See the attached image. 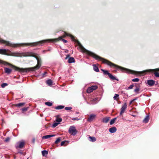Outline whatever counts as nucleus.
<instances>
[{
	"label": "nucleus",
	"mask_w": 159,
	"mask_h": 159,
	"mask_svg": "<svg viewBox=\"0 0 159 159\" xmlns=\"http://www.w3.org/2000/svg\"><path fill=\"white\" fill-rule=\"evenodd\" d=\"M10 139L8 137L5 140V141L6 142L8 141Z\"/></svg>",
	"instance_id": "79ce46f5"
},
{
	"label": "nucleus",
	"mask_w": 159,
	"mask_h": 159,
	"mask_svg": "<svg viewBox=\"0 0 159 159\" xmlns=\"http://www.w3.org/2000/svg\"><path fill=\"white\" fill-rule=\"evenodd\" d=\"M116 128L115 127H112L109 129V131L111 133H114L116 131Z\"/></svg>",
	"instance_id": "f8f14e48"
},
{
	"label": "nucleus",
	"mask_w": 159,
	"mask_h": 159,
	"mask_svg": "<svg viewBox=\"0 0 159 159\" xmlns=\"http://www.w3.org/2000/svg\"><path fill=\"white\" fill-rule=\"evenodd\" d=\"M119 96V95L116 94H115V96L113 97V98L114 100H116L117 98H118Z\"/></svg>",
	"instance_id": "473e14b6"
},
{
	"label": "nucleus",
	"mask_w": 159,
	"mask_h": 159,
	"mask_svg": "<svg viewBox=\"0 0 159 159\" xmlns=\"http://www.w3.org/2000/svg\"><path fill=\"white\" fill-rule=\"evenodd\" d=\"M47 73V72H44V73H43V74H42V76H43V77H44L45 76V74H46Z\"/></svg>",
	"instance_id": "37998d69"
},
{
	"label": "nucleus",
	"mask_w": 159,
	"mask_h": 159,
	"mask_svg": "<svg viewBox=\"0 0 159 159\" xmlns=\"http://www.w3.org/2000/svg\"><path fill=\"white\" fill-rule=\"evenodd\" d=\"M127 108V105L126 103H125L122 106V107L121 108L120 111V115H121L123 114Z\"/></svg>",
	"instance_id": "6e6552de"
},
{
	"label": "nucleus",
	"mask_w": 159,
	"mask_h": 159,
	"mask_svg": "<svg viewBox=\"0 0 159 159\" xmlns=\"http://www.w3.org/2000/svg\"><path fill=\"white\" fill-rule=\"evenodd\" d=\"M134 86L133 84L131 85L130 86H129L127 88V89H132Z\"/></svg>",
	"instance_id": "c9c22d12"
},
{
	"label": "nucleus",
	"mask_w": 159,
	"mask_h": 159,
	"mask_svg": "<svg viewBox=\"0 0 159 159\" xmlns=\"http://www.w3.org/2000/svg\"><path fill=\"white\" fill-rule=\"evenodd\" d=\"M51 50V49H48L46 50V51H50Z\"/></svg>",
	"instance_id": "09e8293b"
},
{
	"label": "nucleus",
	"mask_w": 159,
	"mask_h": 159,
	"mask_svg": "<svg viewBox=\"0 0 159 159\" xmlns=\"http://www.w3.org/2000/svg\"><path fill=\"white\" fill-rule=\"evenodd\" d=\"M58 116H57L56 119V122H57V123H59V124L62 121V118H59Z\"/></svg>",
	"instance_id": "4be33fe9"
},
{
	"label": "nucleus",
	"mask_w": 159,
	"mask_h": 159,
	"mask_svg": "<svg viewBox=\"0 0 159 159\" xmlns=\"http://www.w3.org/2000/svg\"><path fill=\"white\" fill-rule=\"evenodd\" d=\"M19 153H20V154H22V152H19Z\"/></svg>",
	"instance_id": "603ef678"
},
{
	"label": "nucleus",
	"mask_w": 159,
	"mask_h": 159,
	"mask_svg": "<svg viewBox=\"0 0 159 159\" xmlns=\"http://www.w3.org/2000/svg\"><path fill=\"white\" fill-rule=\"evenodd\" d=\"M159 71V68L155 69L146 70L141 71H135L128 69V73H131L133 74L137 75H143L146 74V72H150L152 71Z\"/></svg>",
	"instance_id": "7ed1b4c3"
},
{
	"label": "nucleus",
	"mask_w": 159,
	"mask_h": 159,
	"mask_svg": "<svg viewBox=\"0 0 159 159\" xmlns=\"http://www.w3.org/2000/svg\"><path fill=\"white\" fill-rule=\"evenodd\" d=\"M147 84L150 86H152L155 84V81L153 80H147Z\"/></svg>",
	"instance_id": "9d476101"
},
{
	"label": "nucleus",
	"mask_w": 159,
	"mask_h": 159,
	"mask_svg": "<svg viewBox=\"0 0 159 159\" xmlns=\"http://www.w3.org/2000/svg\"><path fill=\"white\" fill-rule=\"evenodd\" d=\"M27 109H28L27 107H24L23 108H22L21 109V110H22V111H25L27 110Z\"/></svg>",
	"instance_id": "e433bc0d"
},
{
	"label": "nucleus",
	"mask_w": 159,
	"mask_h": 159,
	"mask_svg": "<svg viewBox=\"0 0 159 159\" xmlns=\"http://www.w3.org/2000/svg\"><path fill=\"white\" fill-rule=\"evenodd\" d=\"M133 102L134 101H133V100L129 102V105H131Z\"/></svg>",
	"instance_id": "c03bdc74"
},
{
	"label": "nucleus",
	"mask_w": 159,
	"mask_h": 159,
	"mask_svg": "<svg viewBox=\"0 0 159 159\" xmlns=\"http://www.w3.org/2000/svg\"><path fill=\"white\" fill-rule=\"evenodd\" d=\"M72 119L73 120H79V119L77 117L72 118Z\"/></svg>",
	"instance_id": "ea45409f"
},
{
	"label": "nucleus",
	"mask_w": 159,
	"mask_h": 159,
	"mask_svg": "<svg viewBox=\"0 0 159 159\" xmlns=\"http://www.w3.org/2000/svg\"><path fill=\"white\" fill-rule=\"evenodd\" d=\"M45 104L48 106H51L52 105V102H45Z\"/></svg>",
	"instance_id": "cd10ccee"
},
{
	"label": "nucleus",
	"mask_w": 159,
	"mask_h": 159,
	"mask_svg": "<svg viewBox=\"0 0 159 159\" xmlns=\"http://www.w3.org/2000/svg\"><path fill=\"white\" fill-rule=\"evenodd\" d=\"M25 104V103H20L16 104V106L18 107H20L24 105Z\"/></svg>",
	"instance_id": "bb28decb"
},
{
	"label": "nucleus",
	"mask_w": 159,
	"mask_h": 159,
	"mask_svg": "<svg viewBox=\"0 0 159 159\" xmlns=\"http://www.w3.org/2000/svg\"><path fill=\"white\" fill-rule=\"evenodd\" d=\"M48 153V152L46 150H43L42 151V155L44 157H46Z\"/></svg>",
	"instance_id": "6ab92c4d"
},
{
	"label": "nucleus",
	"mask_w": 159,
	"mask_h": 159,
	"mask_svg": "<svg viewBox=\"0 0 159 159\" xmlns=\"http://www.w3.org/2000/svg\"><path fill=\"white\" fill-rule=\"evenodd\" d=\"M75 60L73 57H70L69 58L68 60V62L69 63H72L74 62Z\"/></svg>",
	"instance_id": "dca6fc26"
},
{
	"label": "nucleus",
	"mask_w": 159,
	"mask_h": 159,
	"mask_svg": "<svg viewBox=\"0 0 159 159\" xmlns=\"http://www.w3.org/2000/svg\"><path fill=\"white\" fill-rule=\"evenodd\" d=\"M154 74L156 77H159V73L157 72H156L154 73Z\"/></svg>",
	"instance_id": "f704fd0d"
},
{
	"label": "nucleus",
	"mask_w": 159,
	"mask_h": 159,
	"mask_svg": "<svg viewBox=\"0 0 159 159\" xmlns=\"http://www.w3.org/2000/svg\"><path fill=\"white\" fill-rule=\"evenodd\" d=\"M25 145V142L24 141H19L17 142L16 144V149L18 148H22Z\"/></svg>",
	"instance_id": "0eeeda50"
},
{
	"label": "nucleus",
	"mask_w": 159,
	"mask_h": 159,
	"mask_svg": "<svg viewBox=\"0 0 159 159\" xmlns=\"http://www.w3.org/2000/svg\"><path fill=\"white\" fill-rule=\"evenodd\" d=\"M56 40L54 39H48L43 40L41 41L33 43H25L16 44H12L8 41H7L2 39H0V43L5 44L6 45L8 46H12L14 47H16L18 46H23L24 45L27 46L29 45H31V46H36L39 44L42 45L43 43H44L53 42Z\"/></svg>",
	"instance_id": "f03ea898"
},
{
	"label": "nucleus",
	"mask_w": 159,
	"mask_h": 159,
	"mask_svg": "<svg viewBox=\"0 0 159 159\" xmlns=\"http://www.w3.org/2000/svg\"><path fill=\"white\" fill-rule=\"evenodd\" d=\"M110 118L109 117H107L104 118L102 119V121L104 123H107L109 120Z\"/></svg>",
	"instance_id": "412c9836"
},
{
	"label": "nucleus",
	"mask_w": 159,
	"mask_h": 159,
	"mask_svg": "<svg viewBox=\"0 0 159 159\" xmlns=\"http://www.w3.org/2000/svg\"><path fill=\"white\" fill-rule=\"evenodd\" d=\"M101 70L103 73V74L104 75H107L109 76V77L110 79L112 80H116L118 81V80L116 79L115 77L112 75L111 74L109 73L108 71L106 70H105L103 69H101Z\"/></svg>",
	"instance_id": "39448f33"
},
{
	"label": "nucleus",
	"mask_w": 159,
	"mask_h": 159,
	"mask_svg": "<svg viewBox=\"0 0 159 159\" xmlns=\"http://www.w3.org/2000/svg\"><path fill=\"white\" fill-rule=\"evenodd\" d=\"M96 115L93 114L90 115L89 117L87 119V121L89 122H91L95 118Z\"/></svg>",
	"instance_id": "1a4fd4ad"
},
{
	"label": "nucleus",
	"mask_w": 159,
	"mask_h": 159,
	"mask_svg": "<svg viewBox=\"0 0 159 159\" xmlns=\"http://www.w3.org/2000/svg\"><path fill=\"white\" fill-rule=\"evenodd\" d=\"M7 84L6 83H3L1 84V87L2 88H4L5 86H7Z\"/></svg>",
	"instance_id": "72a5a7b5"
},
{
	"label": "nucleus",
	"mask_w": 159,
	"mask_h": 159,
	"mask_svg": "<svg viewBox=\"0 0 159 159\" xmlns=\"http://www.w3.org/2000/svg\"><path fill=\"white\" fill-rule=\"evenodd\" d=\"M46 50H43V52H46Z\"/></svg>",
	"instance_id": "3c124183"
},
{
	"label": "nucleus",
	"mask_w": 159,
	"mask_h": 159,
	"mask_svg": "<svg viewBox=\"0 0 159 159\" xmlns=\"http://www.w3.org/2000/svg\"><path fill=\"white\" fill-rule=\"evenodd\" d=\"M65 52H66V53H67L68 52V51L67 50H66V51H65Z\"/></svg>",
	"instance_id": "8fccbe9b"
},
{
	"label": "nucleus",
	"mask_w": 159,
	"mask_h": 159,
	"mask_svg": "<svg viewBox=\"0 0 159 159\" xmlns=\"http://www.w3.org/2000/svg\"><path fill=\"white\" fill-rule=\"evenodd\" d=\"M61 141V138H60L59 137L55 141V143H56V144H57L59 142H60V141Z\"/></svg>",
	"instance_id": "7c9ffc66"
},
{
	"label": "nucleus",
	"mask_w": 159,
	"mask_h": 159,
	"mask_svg": "<svg viewBox=\"0 0 159 159\" xmlns=\"http://www.w3.org/2000/svg\"><path fill=\"white\" fill-rule=\"evenodd\" d=\"M137 99H138V98H135L134 99H133V101H135V100H136Z\"/></svg>",
	"instance_id": "a18cd8bd"
},
{
	"label": "nucleus",
	"mask_w": 159,
	"mask_h": 159,
	"mask_svg": "<svg viewBox=\"0 0 159 159\" xmlns=\"http://www.w3.org/2000/svg\"><path fill=\"white\" fill-rule=\"evenodd\" d=\"M139 91V88H137L135 89L134 90V91L137 93H138V92Z\"/></svg>",
	"instance_id": "58836bf2"
},
{
	"label": "nucleus",
	"mask_w": 159,
	"mask_h": 159,
	"mask_svg": "<svg viewBox=\"0 0 159 159\" xmlns=\"http://www.w3.org/2000/svg\"><path fill=\"white\" fill-rule=\"evenodd\" d=\"M149 119V115H147L143 120V122L145 123H147L148 122Z\"/></svg>",
	"instance_id": "2eb2a0df"
},
{
	"label": "nucleus",
	"mask_w": 159,
	"mask_h": 159,
	"mask_svg": "<svg viewBox=\"0 0 159 159\" xmlns=\"http://www.w3.org/2000/svg\"><path fill=\"white\" fill-rule=\"evenodd\" d=\"M59 124V123H57V122L54 123L52 125V127L53 128L56 127L57 126L58 124Z\"/></svg>",
	"instance_id": "c85d7f7f"
},
{
	"label": "nucleus",
	"mask_w": 159,
	"mask_h": 159,
	"mask_svg": "<svg viewBox=\"0 0 159 159\" xmlns=\"http://www.w3.org/2000/svg\"><path fill=\"white\" fill-rule=\"evenodd\" d=\"M89 102H87V103L90 105H93L97 103L98 101V98H88Z\"/></svg>",
	"instance_id": "20e7f679"
},
{
	"label": "nucleus",
	"mask_w": 159,
	"mask_h": 159,
	"mask_svg": "<svg viewBox=\"0 0 159 159\" xmlns=\"http://www.w3.org/2000/svg\"><path fill=\"white\" fill-rule=\"evenodd\" d=\"M89 140L92 142H94L96 141V139L95 137H93L89 136Z\"/></svg>",
	"instance_id": "a211bd4d"
},
{
	"label": "nucleus",
	"mask_w": 159,
	"mask_h": 159,
	"mask_svg": "<svg viewBox=\"0 0 159 159\" xmlns=\"http://www.w3.org/2000/svg\"><path fill=\"white\" fill-rule=\"evenodd\" d=\"M65 142H66V141H63L62 142L61 144V146H62L63 145H64Z\"/></svg>",
	"instance_id": "a19ab883"
},
{
	"label": "nucleus",
	"mask_w": 159,
	"mask_h": 159,
	"mask_svg": "<svg viewBox=\"0 0 159 159\" xmlns=\"http://www.w3.org/2000/svg\"><path fill=\"white\" fill-rule=\"evenodd\" d=\"M64 107V106L59 105L56 107L55 108L57 110H60L63 109Z\"/></svg>",
	"instance_id": "5701e85b"
},
{
	"label": "nucleus",
	"mask_w": 159,
	"mask_h": 159,
	"mask_svg": "<svg viewBox=\"0 0 159 159\" xmlns=\"http://www.w3.org/2000/svg\"><path fill=\"white\" fill-rule=\"evenodd\" d=\"M46 83L49 86H51L53 84V82L51 79H49L47 80Z\"/></svg>",
	"instance_id": "aec40b11"
},
{
	"label": "nucleus",
	"mask_w": 159,
	"mask_h": 159,
	"mask_svg": "<svg viewBox=\"0 0 159 159\" xmlns=\"http://www.w3.org/2000/svg\"><path fill=\"white\" fill-rule=\"evenodd\" d=\"M64 33H65V35L64 36H63V37L64 38L65 37H66V36H70L71 38V39L73 41H75V40L74 39V37L73 36H72L71 34H67L65 32H64Z\"/></svg>",
	"instance_id": "9b49d317"
},
{
	"label": "nucleus",
	"mask_w": 159,
	"mask_h": 159,
	"mask_svg": "<svg viewBox=\"0 0 159 159\" xmlns=\"http://www.w3.org/2000/svg\"><path fill=\"white\" fill-rule=\"evenodd\" d=\"M4 70L5 73L9 74L11 72L12 70L11 69L6 67L4 68Z\"/></svg>",
	"instance_id": "ddd939ff"
},
{
	"label": "nucleus",
	"mask_w": 159,
	"mask_h": 159,
	"mask_svg": "<svg viewBox=\"0 0 159 159\" xmlns=\"http://www.w3.org/2000/svg\"><path fill=\"white\" fill-rule=\"evenodd\" d=\"M69 55H67V56L66 57L65 59H67L69 57Z\"/></svg>",
	"instance_id": "49530a36"
},
{
	"label": "nucleus",
	"mask_w": 159,
	"mask_h": 159,
	"mask_svg": "<svg viewBox=\"0 0 159 159\" xmlns=\"http://www.w3.org/2000/svg\"><path fill=\"white\" fill-rule=\"evenodd\" d=\"M69 132L72 135H75L77 133V131L75 126H71L69 129Z\"/></svg>",
	"instance_id": "423d86ee"
},
{
	"label": "nucleus",
	"mask_w": 159,
	"mask_h": 159,
	"mask_svg": "<svg viewBox=\"0 0 159 159\" xmlns=\"http://www.w3.org/2000/svg\"><path fill=\"white\" fill-rule=\"evenodd\" d=\"M116 119V118H114L112 119L110 122V124L111 125H112V124H113L115 121Z\"/></svg>",
	"instance_id": "393cba45"
},
{
	"label": "nucleus",
	"mask_w": 159,
	"mask_h": 159,
	"mask_svg": "<svg viewBox=\"0 0 159 159\" xmlns=\"http://www.w3.org/2000/svg\"><path fill=\"white\" fill-rule=\"evenodd\" d=\"M93 91L91 87H89L87 90V92L88 93H89Z\"/></svg>",
	"instance_id": "b1692460"
},
{
	"label": "nucleus",
	"mask_w": 159,
	"mask_h": 159,
	"mask_svg": "<svg viewBox=\"0 0 159 159\" xmlns=\"http://www.w3.org/2000/svg\"><path fill=\"white\" fill-rule=\"evenodd\" d=\"M65 109V110H68L71 109L72 108L70 107H66Z\"/></svg>",
	"instance_id": "4c0bfd02"
},
{
	"label": "nucleus",
	"mask_w": 159,
	"mask_h": 159,
	"mask_svg": "<svg viewBox=\"0 0 159 159\" xmlns=\"http://www.w3.org/2000/svg\"><path fill=\"white\" fill-rule=\"evenodd\" d=\"M132 81L133 82H138L139 81V79L137 78L133 79L132 80Z\"/></svg>",
	"instance_id": "2f4dec72"
},
{
	"label": "nucleus",
	"mask_w": 159,
	"mask_h": 159,
	"mask_svg": "<svg viewBox=\"0 0 159 159\" xmlns=\"http://www.w3.org/2000/svg\"><path fill=\"white\" fill-rule=\"evenodd\" d=\"M93 70L96 72H98L99 71V69L95 64L93 65Z\"/></svg>",
	"instance_id": "f3484780"
},
{
	"label": "nucleus",
	"mask_w": 159,
	"mask_h": 159,
	"mask_svg": "<svg viewBox=\"0 0 159 159\" xmlns=\"http://www.w3.org/2000/svg\"><path fill=\"white\" fill-rule=\"evenodd\" d=\"M91 87L93 91L97 89L98 88V87L96 85L92 86Z\"/></svg>",
	"instance_id": "c756f323"
},
{
	"label": "nucleus",
	"mask_w": 159,
	"mask_h": 159,
	"mask_svg": "<svg viewBox=\"0 0 159 159\" xmlns=\"http://www.w3.org/2000/svg\"><path fill=\"white\" fill-rule=\"evenodd\" d=\"M55 136V135H48L45 136H44L42 137L43 139H46Z\"/></svg>",
	"instance_id": "4468645a"
},
{
	"label": "nucleus",
	"mask_w": 159,
	"mask_h": 159,
	"mask_svg": "<svg viewBox=\"0 0 159 159\" xmlns=\"http://www.w3.org/2000/svg\"><path fill=\"white\" fill-rule=\"evenodd\" d=\"M62 36L58 38V39L59 40H62L63 41V42L65 43H66L67 42V40H66L65 39H62Z\"/></svg>",
	"instance_id": "a878e982"
},
{
	"label": "nucleus",
	"mask_w": 159,
	"mask_h": 159,
	"mask_svg": "<svg viewBox=\"0 0 159 159\" xmlns=\"http://www.w3.org/2000/svg\"><path fill=\"white\" fill-rule=\"evenodd\" d=\"M34 141H35V139H33V143H34Z\"/></svg>",
	"instance_id": "de8ad7c7"
},
{
	"label": "nucleus",
	"mask_w": 159,
	"mask_h": 159,
	"mask_svg": "<svg viewBox=\"0 0 159 159\" xmlns=\"http://www.w3.org/2000/svg\"><path fill=\"white\" fill-rule=\"evenodd\" d=\"M8 49H0V54L5 55H7L11 56H22L24 57H35L37 61V64L36 66L34 67L29 68L26 69L20 68H18L12 64L2 60L0 59V64H2L5 66L8 65L15 68L16 70H18L20 72H27L30 71H34L36 70L39 69L41 65V60L38 57L36 56L34 54L33 52H25L22 53H20L18 52H11L10 54L7 53V51Z\"/></svg>",
	"instance_id": "f257e3e1"
}]
</instances>
